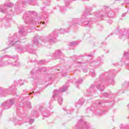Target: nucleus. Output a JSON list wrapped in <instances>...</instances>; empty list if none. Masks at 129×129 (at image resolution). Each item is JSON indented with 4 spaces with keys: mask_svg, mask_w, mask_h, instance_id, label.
<instances>
[{
    "mask_svg": "<svg viewBox=\"0 0 129 129\" xmlns=\"http://www.w3.org/2000/svg\"><path fill=\"white\" fill-rule=\"evenodd\" d=\"M19 34H15L12 37V40L10 41L9 47L14 46V47H15L16 51L20 54L26 51L28 52V53H30V54H35V51L36 50H32L31 48L33 46L35 47V45L36 46L39 45V40H40L39 37H35L34 38V44H33V45H30V44H28L24 47L23 46L21 45V40L25 39L24 37H23V36H26V35H27V33L25 32L24 27H21L19 31Z\"/></svg>",
    "mask_w": 129,
    "mask_h": 129,
    "instance_id": "f257e3e1",
    "label": "nucleus"
},
{
    "mask_svg": "<svg viewBox=\"0 0 129 129\" xmlns=\"http://www.w3.org/2000/svg\"><path fill=\"white\" fill-rule=\"evenodd\" d=\"M1 28H3V27L2 26H0Z\"/></svg>",
    "mask_w": 129,
    "mask_h": 129,
    "instance_id": "6e6d98bb",
    "label": "nucleus"
},
{
    "mask_svg": "<svg viewBox=\"0 0 129 129\" xmlns=\"http://www.w3.org/2000/svg\"><path fill=\"white\" fill-rule=\"evenodd\" d=\"M108 16L110 17L111 18H113V17H114V13L111 11H109L108 13Z\"/></svg>",
    "mask_w": 129,
    "mask_h": 129,
    "instance_id": "dca6fc26",
    "label": "nucleus"
},
{
    "mask_svg": "<svg viewBox=\"0 0 129 129\" xmlns=\"http://www.w3.org/2000/svg\"><path fill=\"white\" fill-rule=\"evenodd\" d=\"M30 74L31 75L34 74V71H32L31 72H30Z\"/></svg>",
    "mask_w": 129,
    "mask_h": 129,
    "instance_id": "4c0bfd02",
    "label": "nucleus"
},
{
    "mask_svg": "<svg viewBox=\"0 0 129 129\" xmlns=\"http://www.w3.org/2000/svg\"><path fill=\"white\" fill-rule=\"evenodd\" d=\"M78 63H82V62H78Z\"/></svg>",
    "mask_w": 129,
    "mask_h": 129,
    "instance_id": "de8ad7c7",
    "label": "nucleus"
},
{
    "mask_svg": "<svg viewBox=\"0 0 129 129\" xmlns=\"http://www.w3.org/2000/svg\"><path fill=\"white\" fill-rule=\"evenodd\" d=\"M38 70L41 71V72H45V71H47V69L45 67L40 68Z\"/></svg>",
    "mask_w": 129,
    "mask_h": 129,
    "instance_id": "4be33fe9",
    "label": "nucleus"
},
{
    "mask_svg": "<svg viewBox=\"0 0 129 129\" xmlns=\"http://www.w3.org/2000/svg\"><path fill=\"white\" fill-rule=\"evenodd\" d=\"M38 70L41 71V72H45V71H47V69L45 67L40 68Z\"/></svg>",
    "mask_w": 129,
    "mask_h": 129,
    "instance_id": "412c9836",
    "label": "nucleus"
},
{
    "mask_svg": "<svg viewBox=\"0 0 129 129\" xmlns=\"http://www.w3.org/2000/svg\"><path fill=\"white\" fill-rule=\"evenodd\" d=\"M33 2H34L33 0L31 1H28L27 3H29V4H31V3H33Z\"/></svg>",
    "mask_w": 129,
    "mask_h": 129,
    "instance_id": "72a5a7b5",
    "label": "nucleus"
},
{
    "mask_svg": "<svg viewBox=\"0 0 129 129\" xmlns=\"http://www.w3.org/2000/svg\"><path fill=\"white\" fill-rule=\"evenodd\" d=\"M27 105H28V107L30 108V107H31V103L30 102H28L27 103Z\"/></svg>",
    "mask_w": 129,
    "mask_h": 129,
    "instance_id": "7c9ffc66",
    "label": "nucleus"
},
{
    "mask_svg": "<svg viewBox=\"0 0 129 129\" xmlns=\"http://www.w3.org/2000/svg\"><path fill=\"white\" fill-rule=\"evenodd\" d=\"M39 110H40L41 112L42 113V114H43V115H44V116H45V117H48V115H45V113L44 112L46 110V109L45 108L41 107L39 108Z\"/></svg>",
    "mask_w": 129,
    "mask_h": 129,
    "instance_id": "f8f14e48",
    "label": "nucleus"
},
{
    "mask_svg": "<svg viewBox=\"0 0 129 129\" xmlns=\"http://www.w3.org/2000/svg\"><path fill=\"white\" fill-rule=\"evenodd\" d=\"M15 124H22L23 122L21 120H19L18 119H15L14 121Z\"/></svg>",
    "mask_w": 129,
    "mask_h": 129,
    "instance_id": "ddd939ff",
    "label": "nucleus"
},
{
    "mask_svg": "<svg viewBox=\"0 0 129 129\" xmlns=\"http://www.w3.org/2000/svg\"><path fill=\"white\" fill-rule=\"evenodd\" d=\"M83 80L82 79L79 80L78 81H77L76 82V85H78L79 84H80V83H81V82H82Z\"/></svg>",
    "mask_w": 129,
    "mask_h": 129,
    "instance_id": "a878e982",
    "label": "nucleus"
},
{
    "mask_svg": "<svg viewBox=\"0 0 129 129\" xmlns=\"http://www.w3.org/2000/svg\"><path fill=\"white\" fill-rule=\"evenodd\" d=\"M90 12L89 10H88V9H87L86 10V12L83 14L82 16V18L81 19V23L84 24V25H87L88 26V25L90 24V23H91V19L90 18H88V15H89V13Z\"/></svg>",
    "mask_w": 129,
    "mask_h": 129,
    "instance_id": "423d86ee",
    "label": "nucleus"
},
{
    "mask_svg": "<svg viewBox=\"0 0 129 129\" xmlns=\"http://www.w3.org/2000/svg\"><path fill=\"white\" fill-rule=\"evenodd\" d=\"M15 103V99H11L10 100L7 101L5 102L3 104H2L1 106L4 109H9L13 104Z\"/></svg>",
    "mask_w": 129,
    "mask_h": 129,
    "instance_id": "9d476101",
    "label": "nucleus"
},
{
    "mask_svg": "<svg viewBox=\"0 0 129 129\" xmlns=\"http://www.w3.org/2000/svg\"><path fill=\"white\" fill-rule=\"evenodd\" d=\"M13 61L14 58L10 55L0 56V66H8V65H13V66H20V62L19 61L11 62L8 61Z\"/></svg>",
    "mask_w": 129,
    "mask_h": 129,
    "instance_id": "7ed1b4c3",
    "label": "nucleus"
},
{
    "mask_svg": "<svg viewBox=\"0 0 129 129\" xmlns=\"http://www.w3.org/2000/svg\"><path fill=\"white\" fill-rule=\"evenodd\" d=\"M77 44H78V41H73V42L70 43V45L72 47H73L74 46H76V45H77Z\"/></svg>",
    "mask_w": 129,
    "mask_h": 129,
    "instance_id": "aec40b11",
    "label": "nucleus"
},
{
    "mask_svg": "<svg viewBox=\"0 0 129 129\" xmlns=\"http://www.w3.org/2000/svg\"><path fill=\"white\" fill-rule=\"evenodd\" d=\"M129 85V82L128 81H125L122 85V87L126 88Z\"/></svg>",
    "mask_w": 129,
    "mask_h": 129,
    "instance_id": "f3484780",
    "label": "nucleus"
},
{
    "mask_svg": "<svg viewBox=\"0 0 129 129\" xmlns=\"http://www.w3.org/2000/svg\"><path fill=\"white\" fill-rule=\"evenodd\" d=\"M96 115H99L101 114V113L100 112H96Z\"/></svg>",
    "mask_w": 129,
    "mask_h": 129,
    "instance_id": "c9c22d12",
    "label": "nucleus"
},
{
    "mask_svg": "<svg viewBox=\"0 0 129 129\" xmlns=\"http://www.w3.org/2000/svg\"><path fill=\"white\" fill-rule=\"evenodd\" d=\"M107 82L110 83L112 85H114V80L113 79L107 80Z\"/></svg>",
    "mask_w": 129,
    "mask_h": 129,
    "instance_id": "2eb2a0df",
    "label": "nucleus"
},
{
    "mask_svg": "<svg viewBox=\"0 0 129 129\" xmlns=\"http://www.w3.org/2000/svg\"><path fill=\"white\" fill-rule=\"evenodd\" d=\"M77 128L81 129H89L90 128V124L86 122V121L83 120L82 119L80 120L77 124L76 125Z\"/></svg>",
    "mask_w": 129,
    "mask_h": 129,
    "instance_id": "6e6552de",
    "label": "nucleus"
},
{
    "mask_svg": "<svg viewBox=\"0 0 129 129\" xmlns=\"http://www.w3.org/2000/svg\"><path fill=\"white\" fill-rule=\"evenodd\" d=\"M84 103V101H82L81 100H79V101L78 102V104L79 105V107H80L81 105H82Z\"/></svg>",
    "mask_w": 129,
    "mask_h": 129,
    "instance_id": "a211bd4d",
    "label": "nucleus"
},
{
    "mask_svg": "<svg viewBox=\"0 0 129 129\" xmlns=\"http://www.w3.org/2000/svg\"><path fill=\"white\" fill-rule=\"evenodd\" d=\"M12 89H13V87H11Z\"/></svg>",
    "mask_w": 129,
    "mask_h": 129,
    "instance_id": "864d4df0",
    "label": "nucleus"
},
{
    "mask_svg": "<svg viewBox=\"0 0 129 129\" xmlns=\"http://www.w3.org/2000/svg\"><path fill=\"white\" fill-rule=\"evenodd\" d=\"M77 88H78V86H77Z\"/></svg>",
    "mask_w": 129,
    "mask_h": 129,
    "instance_id": "4d7b16f0",
    "label": "nucleus"
},
{
    "mask_svg": "<svg viewBox=\"0 0 129 129\" xmlns=\"http://www.w3.org/2000/svg\"><path fill=\"white\" fill-rule=\"evenodd\" d=\"M45 63H46V61L44 60H40L39 62V64H40V65H44L45 64Z\"/></svg>",
    "mask_w": 129,
    "mask_h": 129,
    "instance_id": "393cba45",
    "label": "nucleus"
},
{
    "mask_svg": "<svg viewBox=\"0 0 129 129\" xmlns=\"http://www.w3.org/2000/svg\"><path fill=\"white\" fill-rule=\"evenodd\" d=\"M125 2H129V0H125Z\"/></svg>",
    "mask_w": 129,
    "mask_h": 129,
    "instance_id": "a18cd8bd",
    "label": "nucleus"
},
{
    "mask_svg": "<svg viewBox=\"0 0 129 129\" xmlns=\"http://www.w3.org/2000/svg\"><path fill=\"white\" fill-rule=\"evenodd\" d=\"M0 67H4V66H0Z\"/></svg>",
    "mask_w": 129,
    "mask_h": 129,
    "instance_id": "3c124183",
    "label": "nucleus"
},
{
    "mask_svg": "<svg viewBox=\"0 0 129 129\" xmlns=\"http://www.w3.org/2000/svg\"><path fill=\"white\" fill-rule=\"evenodd\" d=\"M101 104H102V102H101V101L100 100L96 101V104L97 106H98V105H100Z\"/></svg>",
    "mask_w": 129,
    "mask_h": 129,
    "instance_id": "cd10ccee",
    "label": "nucleus"
},
{
    "mask_svg": "<svg viewBox=\"0 0 129 129\" xmlns=\"http://www.w3.org/2000/svg\"><path fill=\"white\" fill-rule=\"evenodd\" d=\"M0 12H1V13H3V14H6V11L4 8V5L0 6Z\"/></svg>",
    "mask_w": 129,
    "mask_h": 129,
    "instance_id": "4468645a",
    "label": "nucleus"
},
{
    "mask_svg": "<svg viewBox=\"0 0 129 129\" xmlns=\"http://www.w3.org/2000/svg\"><path fill=\"white\" fill-rule=\"evenodd\" d=\"M28 15H30V16H27L25 19V24L26 25H29V24H35V25H44L45 22H38V19L36 18V16H34V15H36V13L34 12H29Z\"/></svg>",
    "mask_w": 129,
    "mask_h": 129,
    "instance_id": "39448f33",
    "label": "nucleus"
},
{
    "mask_svg": "<svg viewBox=\"0 0 129 129\" xmlns=\"http://www.w3.org/2000/svg\"><path fill=\"white\" fill-rule=\"evenodd\" d=\"M74 26H75L78 23V19L75 18L73 19Z\"/></svg>",
    "mask_w": 129,
    "mask_h": 129,
    "instance_id": "5701e85b",
    "label": "nucleus"
},
{
    "mask_svg": "<svg viewBox=\"0 0 129 129\" xmlns=\"http://www.w3.org/2000/svg\"><path fill=\"white\" fill-rule=\"evenodd\" d=\"M103 96H104V97H108L109 95H108V94H107V93H104L103 94Z\"/></svg>",
    "mask_w": 129,
    "mask_h": 129,
    "instance_id": "c756f323",
    "label": "nucleus"
},
{
    "mask_svg": "<svg viewBox=\"0 0 129 129\" xmlns=\"http://www.w3.org/2000/svg\"><path fill=\"white\" fill-rule=\"evenodd\" d=\"M70 113H68V114H70Z\"/></svg>",
    "mask_w": 129,
    "mask_h": 129,
    "instance_id": "5fc2aeb1",
    "label": "nucleus"
},
{
    "mask_svg": "<svg viewBox=\"0 0 129 129\" xmlns=\"http://www.w3.org/2000/svg\"><path fill=\"white\" fill-rule=\"evenodd\" d=\"M100 17H101V18H102V16H101Z\"/></svg>",
    "mask_w": 129,
    "mask_h": 129,
    "instance_id": "603ef678",
    "label": "nucleus"
},
{
    "mask_svg": "<svg viewBox=\"0 0 129 129\" xmlns=\"http://www.w3.org/2000/svg\"><path fill=\"white\" fill-rule=\"evenodd\" d=\"M129 57V53L128 52H125L124 53V55L123 56V58H124V59H127V58H128Z\"/></svg>",
    "mask_w": 129,
    "mask_h": 129,
    "instance_id": "6ab92c4d",
    "label": "nucleus"
},
{
    "mask_svg": "<svg viewBox=\"0 0 129 129\" xmlns=\"http://www.w3.org/2000/svg\"><path fill=\"white\" fill-rule=\"evenodd\" d=\"M23 5H26V1H23Z\"/></svg>",
    "mask_w": 129,
    "mask_h": 129,
    "instance_id": "ea45409f",
    "label": "nucleus"
},
{
    "mask_svg": "<svg viewBox=\"0 0 129 129\" xmlns=\"http://www.w3.org/2000/svg\"><path fill=\"white\" fill-rule=\"evenodd\" d=\"M6 28H10V27H11V25L9 24V23H7L6 24Z\"/></svg>",
    "mask_w": 129,
    "mask_h": 129,
    "instance_id": "2f4dec72",
    "label": "nucleus"
},
{
    "mask_svg": "<svg viewBox=\"0 0 129 129\" xmlns=\"http://www.w3.org/2000/svg\"><path fill=\"white\" fill-rule=\"evenodd\" d=\"M32 94V93H30L29 95H31Z\"/></svg>",
    "mask_w": 129,
    "mask_h": 129,
    "instance_id": "09e8293b",
    "label": "nucleus"
},
{
    "mask_svg": "<svg viewBox=\"0 0 129 129\" xmlns=\"http://www.w3.org/2000/svg\"><path fill=\"white\" fill-rule=\"evenodd\" d=\"M73 1H76V0H73ZM84 1H89V0H84Z\"/></svg>",
    "mask_w": 129,
    "mask_h": 129,
    "instance_id": "8fccbe9b",
    "label": "nucleus"
},
{
    "mask_svg": "<svg viewBox=\"0 0 129 129\" xmlns=\"http://www.w3.org/2000/svg\"><path fill=\"white\" fill-rule=\"evenodd\" d=\"M63 101V99L61 97H59L58 99V102L59 104H62V102Z\"/></svg>",
    "mask_w": 129,
    "mask_h": 129,
    "instance_id": "b1692460",
    "label": "nucleus"
},
{
    "mask_svg": "<svg viewBox=\"0 0 129 129\" xmlns=\"http://www.w3.org/2000/svg\"><path fill=\"white\" fill-rule=\"evenodd\" d=\"M46 6H50V4H46Z\"/></svg>",
    "mask_w": 129,
    "mask_h": 129,
    "instance_id": "37998d69",
    "label": "nucleus"
},
{
    "mask_svg": "<svg viewBox=\"0 0 129 129\" xmlns=\"http://www.w3.org/2000/svg\"><path fill=\"white\" fill-rule=\"evenodd\" d=\"M96 89H98L100 91H102V90H104V85L103 83L99 84L97 86H94L92 85L89 89L88 92L90 93V92H92L93 93L94 92H96Z\"/></svg>",
    "mask_w": 129,
    "mask_h": 129,
    "instance_id": "0eeeda50",
    "label": "nucleus"
},
{
    "mask_svg": "<svg viewBox=\"0 0 129 129\" xmlns=\"http://www.w3.org/2000/svg\"><path fill=\"white\" fill-rule=\"evenodd\" d=\"M126 13H124L122 15L123 17H125V16H126Z\"/></svg>",
    "mask_w": 129,
    "mask_h": 129,
    "instance_id": "58836bf2",
    "label": "nucleus"
},
{
    "mask_svg": "<svg viewBox=\"0 0 129 129\" xmlns=\"http://www.w3.org/2000/svg\"><path fill=\"white\" fill-rule=\"evenodd\" d=\"M4 9L6 11V17L4 18V20H11L12 17H14L16 15V12L13 11L12 8L14 7V4L9 3L5 4L3 5Z\"/></svg>",
    "mask_w": 129,
    "mask_h": 129,
    "instance_id": "20e7f679",
    "label": "nucleus"
},
{
    "mask_svg": "<svg viewBox=\"0 0 129 129\" xmlns=\"http://www.w3.org/2000/svg\"><path fill=\"white\" fill-rule=\"evenodd\" d=\"M68 89V86L64 85L63 86L62 88H60L59 90H55L53 92V95L51 97V99L52 100H55V97H57L58 95H59V92H65Z\"/></svg>",
    "mask_w": 129,
    "mask_h": 129,
    "instance_id": "1a4fd4ad",
    "label": "nucleus"
},
{
    "mask_svg": "<svg viewBox=\"0 0 129 129\" xmlns=\"http://www.w3.org/2000/svg\"><path fill=\"white\" fill-rule=\"evenodd\" d=\"M15 10H16V13H17V14H19V12H18V11H19V9L16 8V7H15Z\"/></svg>",
    "mask_w": 129,
    "mask_h": 129,
    "instance_id": "f704fd0d",
    "label": "nucleus"
},
{
    "mask_svg": "<svg viewBox=\"0 0 129 129\" xmlns=\"http://www.w3.org/2000/svg\"><path fill=\"white\" fill-rule=\"evenodd\" d=\"M54 56L56 58H59V57H61V56H62V52H61V50H56L54 54Z\"/></svg>",
    "mask_w": 129,
    "mask_h": 129,
    "instance_id": "9b49d317",
    "label": "nucleus"
},
{
    "mask_svg": "<svg viewBox=\"0 0 129 129\" xmlns=\"http://www.w3.org/2000/svg\"><path fill=\"white\" fill-rule=\"evenodd\" d=\"M127 69L129 70V64H127Z\"/></svg>",
    "mask_w": 129,
    "mask_h": 129,
    "instance_id": "a19ab883",
    "label": "nucleus"
},
{
    "mask_svg": "<svg viewBox=\"0 0 129 129\" xmlns=\"http://www.w3.org/2000/svg\"><path fill=\"white\" fill-rule=\"evenodd\" d=\"M83 71H84V72H87V71H88V70L85 69L83 70Z\"/></svg>",
    "mask_w": 129,
    "mask_h": 129,
    "instance_id": "e433bc0d",
    "label": "nucleus"
},
{
    "mask_svg": "<svg viewBox=\"0 0 129 129\" xmlns=\"http://www.w3.org/2000/svg\"><path fill=\"white\" fill-rule=\"evenodd\" d=\"M30 124H32L33 122H34V119H30L29 121Z\"/></svg>",
    "mask_w": 129,
    "mask_h": 129,
    "instance_id": "c85d7f7f",
    "label": "nucleus"
},
{
    "mask_svg": "<svg viewBox=\"0 0 129 129\" xmlns=\"http://www.w3.org/2000/svg\"><path fill=\"white\" fill-rule=\"evenodd\" d=\"M65 11H66V9H65L64 7H62L60 9V12H61L62 14H64Z\"/></svg>",
    "mask_w": 129,
    "mask_h": 129,
    "instance_id": "bb28decb",
    "label": "nucleus"
},
{
    "mask_svg": "<svg viewBox=\"0 0 129 129\" xmlns=\"http://www.w3.org/2000/svg\"><path fill=\"white\" fill-rule=\"evenodd\" d=\"M58 34H64V33H68V31L65 30V29H60V30H55L49 34L46 37L42 39L43 43H47L49 42L51 44H54L56 42V38L58 37Z\"/></svg>",
    "mask_w": 129,
    "mask_h": 129,
    "instance_id": "f03ea898",
    "label": "nucleus"
},
{
    "mask_svg": "<svg viewBox=\"0 0 129 129\" xmlns=\"http://www.w3.org/2000/svg\"><path fill=\"white\" fill-rule=\"evenodd\" d=\"M76 107H78V105H76Z\"/></svg>",
    "mask_w": 129,
    "mask_h": 129,
    "instance_id": "49530a36",
    "label": "nucleus"
},
{
    "mask_svg": "<svg viewBox=\"0 0 129 129\" xmlns=\"http://www.w3.org/2000/svg\"><path fill=\"white\" fill-rule=\"evenodd\" d=\"M3 20H4V18H1L0 19V21L2 22Z\"/></svg>",
    "mask_w": 129,
    "mask_h": 129,
    "instance_id": "79ce46f5",
    "label": "nucleus"
},
{
    "mask_svg": "<svg viewBox=\"0 0 129 129\" xmlns=\"http://www.w3.org/2000/svg\"><path fill=\"white\" fill-rule=\"evenodd\" d=\"M92 77H94V76H95V72H93L92 73Z\"/></svg>",
    "mask_w": 129,
    "mask_h": 129,
    "instance_id": "473e14b6",
    "label": "nucleus"
},
{
    "mask_svg": "<svg viewBox=\"0 0 129 129\" xmlns=\"http://www.w3.org/2000/svg\"><path fill=\"white\" fill-rule=\"evenodd\" d=\"M87 111L89 110V108H87Z\"/></svg>",
    "mask_w": 129,
    "mask_h": 129,
    "instance_id": "c03bdc74",
    "label": "nucleus"
}]
</instances>
